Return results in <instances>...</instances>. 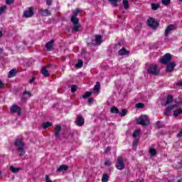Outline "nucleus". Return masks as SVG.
I'll return each mask as SVG.
<instances>
[{"mask_svg": "<svg viewBox=\"0 0 182 182\" xmlns=\"http://www.w3.org/2000/svg\"><path fill=\"white\" fill-rule=\"evenodd\" d=\"M171 110H173V116L174 117H177V116H180L182 113V108L178 106V105L175 104L173 105L168 106L165 112H164V116H170L171 113Z\"/></svg>", "mask_w": 182, "mask_h": 182, "instance_id": "obj_1", "label": "nucleus"}, {"mask_svg": "<svg viewBox=\"0 0 182 182\" xmlns=\"http://www.w3.org/2000/svg\"><path fill=\"white\" fill-rule=\"evenodd\" d=\"M14 146L18 151L21 157L25 155V142H23L22 138H17L14 141Z\"/></svg>", "mask_w": 182, "mask_h": 182, "instance_id": "obj_2", "label": "nucleus"}, {"mask_svg": "<svg viewBox=\"0 0 182 182\" xmlns=\"http://www.w3.org/2000/svg\"><path fill=\"white\" fill-rule=\"evenodd\" d=\"M136 123L138 124H141V126H149L150 121L149 117L146 115H141L139 118L136 119Z\"/></svg>", "mask_w": 182, "mask_h": 182, "instance_id": "obj_3", "label": "nucleus"}, {"mask_svg": "<svg viewBox=\"0 0 182 182\" xmlns=\"http://www.w3.org/2000/svg\"><path fill=\"white\" fill-rule=\"evenodd\" d=\"M92 42L87 43L89 46H95L96 45H101L102 44V36H95V38H92Z\"/></svg>", "mask_w": 182, "mask_h": 182, "instance_id": "obj_4", "label": "nucleus"}, {"mask_svg": "<svg viewBox=\"0 0 182 182\" xmlns=\"http://www.w3.org/2000/svg\"><path fill=\"white\" fill-rule=\"evenodd\" d=\"M116 167L118 170H124V162L123 161V157L119 156L117 158Z\"/></svg>", "mask_w": 182, "mask_h": 182, "instance_id": "obj_5", "label": "nucleus"}, {"mask_svg": "<svg viewBox=\"0 0 182 182\" xmlns=\"http://www.w3.org/2000/svg\"><path fill=\"white\" fill-rule=\"evenodd\" d=\"M148 26L152 29H156V28L159 27V22L156 21L154 18H150L147 20Z\"/></svg>", "mask_w": 182, "mask_h": 182, "instance_id": "obj_6", "label": "nucleus"}, {"mask_svg": "<svg viewBox=\"0 0 182 182\" xmlns=\"http://www.w3.org/2000/svg\"><path fill=\"white\" fill-rule=\"evenodd\" d=\"M170 60H171V55L170 53H166L162 58H161V63L163 65H167Z\"/></svg>", "mask_w": 182, "mask_h": 182, "instance_id": "obj_7", "label": "nucleus"}, {"mask_svg": "<svg viewBox=\"0 0 182 182\" xmlns=\"http://www.w3.org/2000/svg\"><path fill=\"white\" fill-rule=\"evenodd\" d=\"M23 16L24 18H32V16H33V7H30L27 9L23 12Z\"/></svg>", "mask_w": 182, "mask_h": 182, "instance_id": "obj_8", "label": "nucleus"}, {"mask_svg": "<svg viewBox=\"0 0 182 182\" xmlns=\"http://www.w3.org/2000/svg\"><path fill=\"white\" fill-rule=\"evenodd\" d=\"M159 68H157V65H151L148 68V73H151L152 75H159Z\"/></svg>", "mask_w": 182, "mask_h": 182, "instance_id": "obj_9", "label": "nucleus"}, {"mask_svg": "<svg viewBox=\"0 0 182 182\" xmlns=\"http://www.w3.org/2000/svg\"><path fill=\"white\" fill-rule=\"evenodd\" d=\"M11 113H17V114L18 116H21V113L22 112V109L18 105H14L11 107Z\"/></svg>", "mask_w": 182, "mask_h": 182, "instance_id": "obj_10", "label": "nucleus"}, {"mask_svg": "<svg viewBox=\"0 0 182 182\" xmlns=\"http://www.w3.org/2000/svg\"><path fill=\"white\" fill-rule=\"evenodd\" d=\"M75 124H77L79 127H82V126L85 124V118L80 116L77 117L75 119Z\"/></svg>", "mask_w": 182, "mask_h": 182, "instance_id": "obj_11", "label": "nucleus"}, {"mask_svg": "<svg viewBox=\"0 0 182 182\" xmlns=\"http://www.w3.org/2000/svg\"><path fill=\"white\" fill-rule=\"evenodd\" d=\"M175 28H176V26L172 25V24L168 26L165 30V36L170 35V32H171V31H174Z\"/></svg>", "mask_w": 182, "mask_h": 182, "instance_id": "obj_12", "label": "nucleus"}, {"mask_svg": "<svg viewBox=\"0 0 182 182\" xmlns=\"http://www.w3.org/2000/svg\"><path fill=\"white\" fill-rule=\"evenodd\" d=\"M39 14L42 15V16H50V11L48 9H41L38 11Z\"/></svg>", "mask_w": 182, "mask_h": 182, "instance_id": "obj_13", "label": "nucleus"}, {"mask_svg": "<svg viewBox=\"0 0 182 182\" xmlns=\"http://www.w3.org/2000/svg\"><path fill=\"white\" fill-rule=\"evenodd\" d=\"M99 92H100V82H97L94 87L93 93L95 95H99Z\"/></svg>", "mask_w": 182, "mask_h": 182, "instance_id": "obj_14", "label": "nucleus"}, {"mask_svg": "<svg viewBox=\"0 0 182 182\" xmlns=\"http://www.w3.org/2000/svg\"><path fill=\"white\" fill-rule=\"evenodd\" d=\"M174 68H176V64L174 63H171L168 64L166 67V71L167 72H173L174 70Z\"/></svg>", "mask_w": 182, "mask_h": 182, "instance_id": "obj_15", "label": "nucleus"}, {"mask_svg": "<svg viewBox=\"0 0 182 182\" xmlns=\"http://www.w3.org/2000/svg\"><path fill=\"white\" fill-rule=\"evenodd\" d=\"M69 169V167L66 165H61L58 169H57V172L58 173H62V171H68V170Z\"/></svg>", "mask_w": 182, "mask_h": 182, "instance_id": "obj_16", "label": "nucleus"}, {"mask_svg": "<svg viewBox=\"0 0 182 182\" xmlns=\"http://www.w3.org/2000/svg\"><path fill=\"white\" fill-rule=\"evenodd\" d=\"M60 130H62V127L60 125H56L55 129V134L56 137H59V136H60Z\"/></svg>", "mask_w": 182, "mask_h": 182, "instance_id": "obj_17", "label": "nucleus"}, {"mask_svg": "<svg viewBox=\"0 0 182 182\" xmlns=\"http://www.w3.org/2000/svg\"><path fill=\"white\" fill-rule=\"evenodd\" d=\"M53 40H51L50 41L48 42L46 45V48L47 50H52L53 48Z\"/></svg>", "mask_w": 182, "mask_h": 182, "instance_id": "obj_18", "label": "nucleus"}, {"mask_svg": "<svg viewBox=\"0 0 182 182\" xmlns=\"http://www.w3.org/2000/svg\"><path fill=\"white\" fill-rule=\"evenodd\" d=\"M173 102V95H168L166 102L164 104V106H167Z\"/></svg>", "mask_w": 182, "mask_h": 182, "instance_id": "obj_19", "label": "nucleus"}, {"mask_svg": "<svg viewBox=\"0 0 182 182\" xmlns=\"http://www.w3.org/2000/svg\"><path fill=\"white\" fill-rule=\"evenodd\" d=\"M41 73L43 75V76H46V77H49L50 76L49 71H48V69H46V67L42 68Z\"/></svg>", "mask_w": 182, "mask_h": 182, "instance_id": "obj_20", "label": "nucleus"}, {"mask_svg": "<svg viewBox=\"0 0 182 182\" xmlns=\"http://www.w3.org/2000/svg\"><path fill=\"white\" fill-rule=\"evenodd\" d=\"M127 53H129V51H127V50H125L124 48H122L118 52V55H119V56H123V55H127Z\"/></svg>", "mask_w": 182, "mask_h": 182, "instance_id": "obj_21", "label": "nucleus"}, {"mask_svg": "<svg viewBox=\"0 0 182 182\" xmlns=\"http://www.w3.org/2000/svg\"><path fill=\"white\" fill-rule=\"evenodd\" d=\"M80 12H82V10H80V9L73 10L72 16H74V18H76V16H77L79 15V14H80Z\"/></svg>", "mask_w": 182, "mask_h": 182, "instance_id": "obj_22", "label": "nucleus"}, {"mask_svg": "<svg viewBox=\"0 0 182 182\" xmlns=\"http://www.w3.org/2000/svg\"><path fill=\"white\" fill-rule=\"evenodd\" d=\"M53 124L52 122H43L42 124L43 129H48V127H50L53 126Z\"/></svg>", "mask_w": 182, "mask_h": 182, "instance_id": "obj_23", "label": "nucleus"}, {"mask_svg": "<svg viewBox=\"0 0 182 182\" xmlns=\"http://www.w3.org/2000/svg\"><path fill=\"white\" fill-rule=\"evenodd\" d=\"M71 22L74 23V25H79V19L75 16H71Z\"/></svg>", "mask_w": 182, "mask_h": 182, "instance_id": "obj_24", "label": "nucleus"}, {"mask_svg": "<svg viewBox=\"0 0 182 182\" xmlns=\"http://www.w3.org/2000/svg\"><path fill=\"white\" fill-rule=\"evenodd\" d=\"M16 75V70L13 69L9 73V77H14Z\"/></svg>", "mask_w": 182, "mask_h": 182, "instance_id": "obj_25", "label": "nucleus"}, {"mask_svg": "<svg viewBox=\"0 0 182 182\" xmlns=\"http://www.w3.org/2000/svg\"><path fill=\"white\" fill-rule=\"evenodd\" d=\"M79 31H80V25L75 24L73 28V32H79Z\"/></svg>", "mask_w": 182, "mask_h": 182, "instance_id": "obj_26", "label": "nucleus"}, {"mask_svg": "<svg viewBox=\"0 0 182 182\" xmlns=\"http://www.w3.org/2000/svg\"><path fill=\"white\" fill-rule=\"evenodd\" d=\"M10 170L12 173H18L19 170H21V168H15L14 166H10Z\"/></svg>", "mask_w": 182, "mask_h": 182, "instance_id": "obj_27", "label": "nucleus"}, {"mask_svg": "<svg viewBox=\"0 0 182 182\" xmlns=\"http://www.w3.org/2000/svg\"><path fill=\"white\" fill-rule=\"evenodd\" d=\"M109 175H107V173H105L103 174L102 176V182H107L109 181Z\"/></svg>", "mask_w": 182, "mask_h": 182, "instance_id": "obj_28", "label": "nucleus"}, {"mask_svg": "<svg viewBox=\"0 0 182 182\" xmlns=\"http://www.w3.org/2000/svg\"><path fill=\"white\" fill-rule=\"evenodd\" d=\"M122 4L124 9H127L130 6V5L129 4V1L127 0H123Z\"/></svg>", "mask_w": 182, "mask_h": 182, "instance_id": "obj_29", "label": "nucleus"}, {"mask_svg": "<svg viewBox=\"0 0 182 182\" xmlns=\"http://www.w3.org/2000/svg\"><path fill=\"white\" fill-rule=\"evenodd\" d=\"M151 8L153 11H157L160 8V4H152Z\"/></svg>", "mask_w": 182, "mask_h": 182, "instance_id": "obj_30", "label": "nucleus"}, {"mask_svg": "<svg viewBox=\"0 0 182 182\" xmlns=\"http://www.w3.org/2000/svg\"><path fill=\"white\" fill-rule=\"evenodd\" d=\"M149 154L151 156H156L157 154V151L153 148L149 149Z\"/></svg>", "mask_w": 182, "mask_h": 182, "instance_id": "obj_31", "label": "nucleus"}, {"mask_svg": "<svg viewBox=\"0 0 182 182\" xmlns=\"http://www.w3.org/2000/svg\"><path fill=\"white\" fill-rule=\"evenodd\" d=\"M109 2L113 6H117V3L119 2L118 0H108Z\"/></svg>", "mask_w": 182, "mask_h": 182, "instance_id": "obj_32", "label": "nucleus"}, {"mask_svg": "<svg viewBox=\"0 0 182 182\" xmlns=\"http://www.w3.org/2000/svg\"><path fill=\"white\" fill-rule=\"evenodd\" d=\"M135 107H136V109H143L144 107V104L137 103L136 104Z\"/></svg>", "mask_w": 182, "mask_h": 182, "instance_id": "obj_33", "label": "nucleus"}, {"mask_svg": "<svg viewBox=\"0 0 182 182\" xmlns=\"http://www.w3.org/2000/svg\"><path fill=\"white\" fill-rule=\"evenodd\" d=\"M5 11H6V6H2L0 7V16L1 14L5 13Z\"/></svg>", "mask_w": 182, "mask_h": 182, "instance_id": "obj_34", "label": "nucleus"}, {"mask_svg": "<svg viewBox=\"0 0 182 182\" xmlns=\"http://www.w3.org/2000/svg\"><path fill=\"white\" fill-rule=\"evenodd\" d=\"M83 66V61L82 60H79L78 63L76 64V68H80Z\"/></svg>", "mask_w": 182, "mask_h": 182, "instance_id": "obj_35", "label": "nucleus"}, {"mask_svg": "<svg viewBox=\"0 0 182 182\" xmlns=\"http://www.w3.org/2000/svg\"><path fill=\"white\" fill-rule=\"evenodd\" d=\"M92 96V92H86L84 95H82V99H86V97H89Z\"/></svg>", "mask_w": 182, "mask_h": 182, "instance_id": "obj_36", "label": "nucleus"}, {"mask_svg": "<svg viewBox=\"0 0 182 182\" xmlns=\"http://www.w3.org/2000/svg\"><path fill=\"white\" fill-rule=\"evenodd\" d=\"M111 113H119V109L116 107H113L111 108Z\"/></svg>", "mask_w": 182, "mask_h": 182, "instance_id": "obj_37", "label": "nucleus"}, {"mask_svg": "<svg viewBox=\"0 0 182 182\" xmlns=\"http://www.w3.org/2000/svg\"><path fill=\"white\" fill-rule=\"evenodd\" d=\"M119 114L122 117H124V116H126V114H127V110L122 109V111L119 113Z\"/></svg>", "mask_w": 182, "mask_h": 182, "instance_id": "obj_38", "label": "nucleus"}, {"mask_svg": "<svg viewBox=\"0 0 182 182\" xmlns=\"http://www.w3.org/2000/svg\"><path fill=\"white\" fill-rule=\"evenodd\" d=\"M139 138H135L133 141V146L136 147L137 144H139Z\"/></svg>", "mask_w": 182, "mask_h": 182, "instance_id": "obj_39", "label": "nucleus"}, {"mask_svg": "<svg viewBox=\"0 0 182 182\" xmlns=\"http://www.w3.org/2000/svg\"><path fill=\"white\" fill-rule=\"evenodd\" d=\"M139 134H140V129H137L133 133V137H137V136H139Z\"/></svg>", "mask_w": 182, "mask_h": 182, "instance_id": "obj_40", "label": "nucleus"}, {"mask_svg": "<svg viewBox=\"0 0 182 182\" xmlns=\"http://www.w3.org/2000/svg\"><path fill=\"white\" fill-rule=\"evenodd\" d=\"M105 166H112V161H110V159H107L105 161Z\"/></svg>", "mask_w": 182, "mask_h": 182, "instance_id": "obj_41", "label": "nucleus"}, {"mask_svg": "<svg viewBox=\"0 0 182 182\" xmlns=\"http://www.w3.org/2000/svg\"><path fill=\"white\" fill-rule=\"evenodd\" d=\"M161 2L163 5L167 6L170 4V0H162Z\"/></svg>", "mask_w": 182, "mask_h": 182, "instance_id": "obj_42", "label": "nucleus"}, {"mask_svg": "<svg viewBox=\"0 0 182 182\" xmlns=\"http://www.w3.org/2000/svg\"><path fill=\"white\" fill-rule=\"evenodd\" d=\"M23 95V96H26V95H27L28 97H31V96H32V94H31V92H29L28 91H24Z\"/></svg>", "mask_w": 182, "mask_h": 182, "instance_id": "obj_43", "label": "nucleus"}, {"mask_svg": "<svg viewBox=\"0 0 182 182\" xmlns=\"http://www.w3.org/2000/svg\"><path fill=\"white\" fill-rule=\"evenodd\" d=\"M77 89V87H76V85H73L72 87H71V92H73V93H75V92H76V90Z\"/></svg>", "mask_w": 182, "mask_h": 182, "instance_id": "obj_44", "label": "nucleus"}, {"mask_svg": "<svg viewBox=\"0 0 182 182\" xmlns=\"http://www.w3.org/2000/svg\"><path fill=\"white\" fill-rule=\"evenodd\" d=\"M53 1V0H46V4L48 5V6L52 5V1Z\"/></svg>", "mask_w": 182, "mask_h": 182, "instance_id": "obj_45", "label": "nucleus"}, {"mask_svg": "<svg viewBox=\"0 0 182 182\" xmlns=\"http://www.w3.org/2000/svg\"><path fill=\"white\" fill-rule=\"evenodd\" d=\"M111 148L110 146H107L105 150V153H109V151H110Z\"/></svg>", "mask_w": 182, "mask_h": 182, "instance_id": "obj_46", "label": "nucleus"}, {"mask_svg": "<svg viewBox=\"0 0 182 182\" xmlns=\"http://www.w3.org/2000/svg\"><path fill=\"white\" fill-rule=\"evenodd\" d=\"M46 182H52V181L50 180V178H49V176L48 175L46 176Z\"/></svg>", "mask_w": 182, "mask_h": 182, "instance_id": "obj_47", "label": "nucleus"}, {"mask_svg": "<svg viewBox=\"0 0 182 182\" xmlns=\"http://www.w3.org/2000/svg\"><path fill=\"white\" fill-rule=\"evenodd\" d=\"M6 2L7 4V5H11V4H12V2H14V0H6Z\"/></svg>", "mask_w": 182, "mask_h": 182, "instance_id": "obj_48", "label": "nucleus"}, {"mask_svg": "<svg viewBox=\"0 0 182 182\" xmlns=\"http://www.w3.org/2000/svg\"><path fill=\"white\" fill-rule=\"evenodd\" d=\"M4 86H5V84L2 81L0 80V88L4 87Z\"/></svg>", "mask_w": 182, "mask_h": 182, "instance_id": "obj_49", "label": "nucleus"}, {"mask_svg": "<svg viewBox=\"0 0 182 182\" xmlns=\"http://www.w3.org/2000/svg\"><path fill=\"white\" fill-rule=\"evenodd\" d=\"M93 101H94L93 98H90L88 100V103L90 105V104L93 103Z\"/></svg>", "mask_w": 182, "mask_h": 182, "instance_id": "obj_50", "label": "nucleus"}, {"mask_svg": "<svg viewBox=\"0 0 182 182\" xmlns=\"http://www.w3.org/2000/svg\"><path fill=\"white\" fill-rule=\"evenodd\" d=\"M177 137H182V129L181 132L178 134Z\"/></svg>", "mask_w": 182, "mask_h": 182, "instance_id": "obj_51", "label": "nucleus"}, {"mask_svg": "<svg viewBox=\"0 0 182 182\" xmlns=\"http://www.w3.org/2000/svg\"><path fill=\"white\" fill-rule=\"evenodd\" d=\"M33 82H35V77H33L30 80V83H33Z\"/></svg>", "mask_w": 182, "mask_h": 182, "instance_id": "obj_52", "label": "nucleus"}, {"mask_svg": "<svg viewBox=\"0 0 182 182\" xmlns=\"http://www.w3.org/2000/svg\"><path fill=\"white\" fill-rule=\"evenodd\" d=\"M176 85L177 86H182V81H179Z\"/></svg>", "mask_w": 182, "mask_h": 182, "instance_id": "obj_53", "label": "nucleus"}, {"mask_svg": "<svg viewBox=\"0 0 182 182\" xmlns=\"http://www.w3.org/2000/svg\"><path fill=\"white\" fill-rule=\"evenodd\" d=\"M4 52V50L2 48H0V55Z\"/></svg>", "mask_w": 182, "mask_h": 182, "instance_id": "obj_54", "label": "nucleus"}, {"mask_svg": "<svg viewBox=\"0 0 182 182\" xmlns=\"http://www.w3.org/2000/svg\"><path fill=\"white\" fill-rule=\"evenodd\" d=\"M26 136H32L31 132L27 133Z\"/></svg>", "mask_w": 182, "mask_h": 182, "instance_id": "obj_55", "label": "nucleus"}, {"mask_svg": "<svg viewBox=\"0 0 182 182\" xmlns=\"http://www.w3.org/2000/svg\"><path fill=\"white\" fill-rule=\"evenodd\" d=\"M2 37V31H0V38Z\"/></svg>", "mask_w": 182, "mask_h": 182, "instance_id": "obj_56", "label": "nucleus"}, {"mask_svg": "<svg viewBox=\"0 0 182 182\" xmlns=\"http://www.w3.org/2000/svg\"><path fill=\"white\" fill-rule=\"evenodd\" d=\"M177 182H182V179H179Z\"/></svg>", "mask_w": 182, "mask_h": 182, "instance_id": "obj_57", "label": "nucleus"}, {"mask_svg": "<svg viewBox=\"0 0 182 182\" xmlns=\"http://www.w3.org/2000/svg\"><path fill=\"white\" fill-rule=\"evenodd\" d=\"M179 2H182V0H179Z\"/></svg>", "mask_w": 182, "mask_h": 182, "instance_id": "obj_58", "label": "nucleus"}, {"mask_svg": "<svg viewBox=\"0 0 182 182\" xmlns=\"http://www.w3.org/2000/svg\"><path fill=\"white\" fill-rule=\"evenodd\" d=\"M159 123H160V122H157V124H159Z\"/></svg>", "mask_w": 182, "mask_h": 182, "instance_id": "obj_59", "label": "nucleus"}, {"mask_svg": "<svg viewBox=\"0 0 182 182\" xmlns=\"http://www.w3.org/2000/svg\"><path fill=\"white\" fill-rule=\"evenodd\" d=\"M0 174H1V171H0Z\"/></svg>", "mask_w": 182, "mask_h": 182, "instance_id": "obj_60", "label": "nucleus"}]
</instances>
